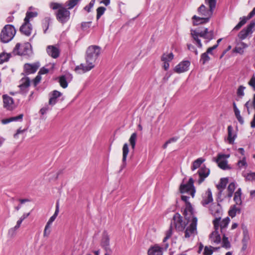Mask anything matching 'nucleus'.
Here are the masks:
<instances>
[{"instance_id": "nucleus-1", "label": "nucleus", "mask_w": 255, "mask_h": 255, "mask_svg": "<svg viewBox=\"0 0 255 255\" xmlns=\"http://www.w3.org/2000/svg\"><path fill=\"white\" fill-rule=\"evenodd\" d=\"M100 53V47L96 45L90 46L86 51V65L81 64L76 66L75 71L78 73H84L93 69L95 67V62Z\"/></svg>"}, {"instance_id": "nucleus-2", "label": "nucleus", "mask_w": 255, "mask_h": 255, "mask_svg": "<svg viewBox=\"0 0 255 255\" xmlns=\"http://www.w3.org/2000/svg\"><path fill=\"white\" fill-rule=\"evenodd\" d=\"M191 35L194 41L199 48L202 47V44L199 37H202L206 40V42H208L214 38V31L213 30L209 31L207 28H205L203 31H199L197 29H191Z\"/></svg>"}, {"instance_id": "nucleus-3", "label": "nucleus", "mask_w": 255, "mask_h": 255, "mask_svg": "<svg viewBox=\"0 0 255 255\" xmlns=\"http://www.w3.org/2000/svg\"><path fill=\"white\" fill-rule=\"evenodd\" d=\"M16 30L12 25H5L0 34V41L4 43H8L13 39Z\"/></svg>"}, {"instance_id": "nucleus-4", "label": "nucleus", "mask_w": 255, "mask_h": 255, "mask_svg": "<svg viewBox=\"0 0 255 255\" xmlns=\"http://www.w3.org/2000/svg\"><path fill=\"white\" fill-rule=\"evenodd\" d=\"M209 210L211 214L215 217V219L213 221L214 228L216 230H218L219 222L222 215V207L219 203H213L210 205Z\"/></svg>"}, {"instance_id": "nucleus-5", "label": "nucleus", "mask_w": 255, "mask_h": 255, "mask_svg": "<svg viewBox=\"0 0 255 255\" xmlns=\"http://www.w3.org/2000/svg\"><path fill=\"white\" fill-rule=\"evenodd\" d=\"M205 2L209 5V9H208L204 4H202L198 8V12L202 16L209 17L210 19L213 15V10L216 7V0H205Z\"/></svg>"}, {"instance_id": "nucleus-6", "label": "nucleus", "mask_w": 255, "mask_h": 255, "mask_svg": "<svg viewBox=\"0 0 255 255\" xmlns=\"http://www.w3.org/2000/svg\"><path fill=\"white\" fill-rule=\"evenodd\" d=\"M190 220L191 222L189 226H188L184 231L185 238H189L190 237H195L197 235V218L194 215L191 216Z\"/></svg>"}, {"instance_id": "nucleus-7", "label": "nucleus", "mask_w": 255, "mask_h": 255, "mask_svg": "<svg viewBox=\"0 0 255 255\" xmlns=\"http://www.w3.org/2000/svg\"><path fill=\"white\" fill-rule=\"evenodd\" d=\"M186 222L183 221L182 217L179 214L176 213L173 217V224L175 226V229L178 231H183L185 229L187 225L191 222V220H186Z\"/></svg>"}, {"instance_id": "nucleus-8", "label": "nucleus", "mask_w": 255, "mask_h": 255, "mask_svg": "<svg viewBox=\"0 0 255 255\" xmlns=\"http://www.w3.org/2000/svg\"><path fill=\"white\" fill-rule=\"evenodd\" d=\"M193 184L194 180L192 177L189 178L188 183L186 184L182 183L179 187L180 192L181 193L189 192L190 194L193 198L196 192Z\"/></svg>"}, {"instance_id": "nucleus-9", "label": "nucleus", "mask_w": 255, "mask_h": 255, "mask_svg": "<svg viewBox=\"0 0 255 255\" xmlns=\"http://www.w3.org/2000/svg\"><path fill=\"white\" fill-rule=\"evenodd\" d=\"M68 9H69L63 7L55 12L56 19L59 22L61 23H65L69 20L70 16V12Z\"/></svg>"}, {"instance_id": "nucleus-10", "label": "nucleus", "mask_w": 255, "mask_h": 255, "mask_svg": "<svg viewBox=\"0 0 255 255\" xmlns=\"http://www.w3.org/2000/svg\"><path fill=\"white\" fill-rule=\"evenodd\" d=\"M189 198V197L187 196L182 195L181 196L182 200L184 201L186 204L183 215L184 216V218L188 220H190V218L191 217V216L194 215V210L191 203L188 201Z\"/></svg>"}, {"instance_id": "nucleus-11", "label": "nucleus", "mask_w": 255, "mask_h": 255, "mask_svg": "<svg viewBox=\"0 0 255 255\" xmlns=\"http://www.w3.org/2000/svg\"><path fill=\"white\" fill-rule=\"evenodd\" d=\"M255 22L252 21L250 23L247 25V26L243 29L238 34L239 38L243 40L247 37V36L250 34H252L254 30H255Z\"/></svg>"}, {"instance_id": "nucleus-12", "label": "nucleus", "mask_w": 255, "mask_h": 255, "mask_svg": "<svg viewBox=\"0 0 255 255\" xmlns=\"http://www.w3.org/2000/svg\"><path fill=\"white\" fill-rule=\"evenodd\" d=\"M168 243L163 244L162 247H160L157 245L150 247L147 252L148 255H162L163 249L165 250L168 248Z\"/></svg>"}, {"instance_id": "nucleus-13", "label": "nucleus", "mask_w": 255, "mask_h": 255, "mask_svg": "<svg viewBox=\"0 0 255 255\" xmlns=\"http://www.w3.org/2000/svg\"><path fill=\"white\" fill-rule=\"evenodd\" d=\"M20 83L19 85L20 93L22 94H26L30 86V79L27 77H23L20 80Z\"/></svg>"}, {"instance_id": "nucleus-14", "label": "nucleus", "mask_w": 255, "mask_h": 255, "mask_svg": "<svg viewBox=\"0 0 255 255\" xmlns=\"http://www.w3.org/2000/svg\"><path fill=\"white\" fill-rule=\"evenodd\" d=\"M40 66L39 62L33 64L26 63L24 65V72L26 75L33 74L36 72Z\"/></svg>"}, {"instance_id": "nucleus-15", "label": "nucleus", "mask_w": 255, "mask_h": 255, "mask_svg": "<svg viewBox=\"0 0 255 255\" xmlns=\"http://www.w3.org/2000/svg\"><path fill=\"white\" fill-rule=\"evenodd\" d=\"M255 15V7H254L252 11L250 12L248 17L243 16L240 18V21L238 24L233 28V30L237 31L239 30L244 24H246L247 20Z\"/></svg>"}, {"instance_id": "nucleus-16", "label": "nucleus", "mask_w": 255, "mask_h": 255, "mask_svg": "<svg viewBox=\"0 0 255 255\" xmlns=\"http://www.w3.org/2000/svg\"><path fill=\"white\" fill-rule=\"evenodd\" d=\"M101 246L105 249L106 252H112L110 248V238L108 233L104 231L102 235V238L101 243Z\"/></svg>"}, {"instance_id": "nucleus-17", "label": "nucleus", "mask_w": 255, "mask_h": 255, "mask_svg": "<svg viewBox=\"0 0 255 255\" xmlns=\"http://www.w3.org/2000/svg\"><path fill=\"white\" fill-rule=\"evenodd\" d=\"M226 156L225 154H218L217 158L215 160L216 162L218 163L219 167L223 169H230V167L227 164V161L225 159Z\"/></svg>"}, {"instance_id": "nucleus-18", "label": "nucleus", "mask_w": 255, "mask_h": 255, "mask_svg": "<svg viewBox=\"0 0 255 255\" xmlns=\"http://www.w3.org/2000/svg\"><path fill=\"white\" fill-rule=\"evenodd\" d=\"M190 65V62L187 61H183L176 65L174 68V71L177 73H181L187 71Z\"/></svg>"}, {"instance_id": "nucleus-19", "label": "nucleus", "mask_w": 255, "mask_h": 255, "mask_svg": "<svg viewBox=\"0 0 255 255\" xmlns=\"http://www.w3.org/2000/svg\"><path fill=\"white\" fill-rule=\"evenodd\" d=\"M3 107L8 111H11L14 109V102L13 99L7 95L2 96Z\"/></svg>"}, {"instance_id": "nucleus-20", "label": "nucleus", "mask_w": 255, "mask_h": 255, "mask_svg": "<svg viewBox=\"0 0 255 255\" xmlns=\"http://www.w3.org/2000/svg\"><path fill=\"white\" fill-rule=\"evenodd\" d=\"M198 173L199 176V179L198 180V183L199 184H200L204 181L205 179L209 176L210 174V169L204 166L198 170Z\"/></svg>"}, {"instance_id": "nucleus-21", "label": "nucleus", "mask_w": 255, "mask_h": 255, "mask_svg": "<svg viewBox=\"0 0 255 255\" xmlns=\"http://www.w3.org/2000/svg\"><path fill=\"white\" fill-rule=\"evenodd\" d=\"M46 51L48 54L53 58H57L59 56L60 50L55 46H48L46 48Z\"/></svg>"}, {"instance_id": "nucleus-22", "label": "nucleus", "mask_w": 255, "mask_h": 255, "mask_svg": "<svg viewBox=\"0 0 255 255\" xmlns=\"http://www.w3.org/2000/svg\"><path fill=\"white\" fill-rule=\"evenodd\" d=\"M129 152V149L128 144L126 143L124 144L123 147V159H122V164L121 166L120 171H121L124 169L127 165V157Z\"/></svg>"}, {"instance_id": "nucleus-23", "label": "nucleus", "mask_w": 255, "mask_h": 255, "mask_svg": "<svg viewBox=\"0 0 255 255\" xmlns=\"http://www.w3.org/2000/svg\"><path fill=\"white\" fill-rule=\"evenodd\" d=\"M62 95V93L57 90H54L49 94L50 99L49 100V105L53 106L57 102V99Z\"/></svg>"}, {"instance_id": "nucleus-24", "label": "nucleus", "mask_w": 255, "mask_h": 255, "mask_svg": "<svg viewBox=\"0 0 255 255\" xmlns=\"http://www.w3.org/2000/svg\"><path fill=\"white\" fill-rule=\"evenodd\" d=\"M20 32L26 36H29L31 34L32 30V26L29 22H26L24 21V23L20 27Z\"/></svg>"}, {"instance_id": "nucleus-25", "label": "nucleus", "mask_w": 255, "mask_h": 255, "mask_svg": "<svg viewBox=\"0 0 255 255\" xmlns=\"http://www.w3.org/2000/svg\"><path fill=\"white\" fill-rule=\"evenodd\" d=\"M192 19L193 20V25H198L201 24L206 23L209 22L210 20L209 17L197 16L195 15L192 17Z\"/></svg>"}, {"instance_id": "nucleus-26", "label": "nucleus", "mask_w": 255, "mask_h": 255, "mask_svg": "<svg viewBox=\"0 0 255 255\" xmlns=\"http://www.w3.org/2000/svg\"><path fill=\"white\" fill-rule=\"evenodd\" d=\"M213 200L211 190L208 189L203 197L201 203L204 206H205L210 203L212 202Z\"/></svg>"}, {"instance_id": "nucleus-27", "label": "nucleus", "mask_w": 255, "mask_h": 255, "mask_svg": "<svg viewBox=\"0 0 255 255\" xmlns=\"http://www.w3.org/2000/svg\"><path fill=\"white\" fill-rule=\"evenodd\" d=\"M30 46L31 45L29 43H26L21 45V50H20V52H18V55H25L29 54L31 51Z\"/></svg>"}, {"instance_id": "nucleus-28", "label": "nucleus", "mask_w": 255, "mask_h": 255, "mask_svg": "<svg viewBox=\"0 0 255 255\" xmlns=\"http://www.w3.org/2000/svg\"><path fill=\"white\" fill-rule=\"evenodd\" d=\"M236 135L233 134V128L232 126L228 127V140L230 144L234 143Z\"/></svg>"}, {"instance_id": "nucleus-29", "label": "nucleus", "mask_w": 255, "mask_h": 255, "mask_svg": "<svg viewBox=\"0 0 255 255\" xmlns=\"http://www.w3.org/2000/svg\"><path fill=\"white\" fill-rule=\"evenodd\" d=\"M228 178H222L220 179V183L217 185V188L221 192L226 188V185L228 183Z\"/></svg>"}, {"instance_id": "nucleus-30", "label": "nucleus", "mask_w": 255, "mask_h": 255, "mask_svg": "<svg viewBox=\"0 0 255 255\" xmlns=\"http://www.w3.org/2000/svg\"><path fill=\"white\" fill-rule=\"evenodd\" d=\"M242 190L241 188H239L235 193L234 200L236 202V205H241L242 203L241 200Z\"/></svg>"}, {"instance_id": "nucleus-31", "label": "nucleus", "mask_w": 255, "mask_h": 255, "mask_svg": "<svg viewBox=\"0 0 255 255\" xmlns=\"http://www.w3.org/2000/svg\"><path fill=\"white\" fill-rule=\"evenodd\" d=\"M23 114H20L18 115V116L14 117H10L9 118L2 119L1 120V123L2 124H7L9 123L10 122H13V121H16L19 120H22L23 118Z\"/></svg>"}, {"instance_id": "nucleus-32", "label": "nucleus", "mask_w": 255, "mask_h": 255, "mask_svg": "<svg viewBox=\"0 0 255 255\" xmlns=\"http://www.w3.org/2000/svg\"><path fill=\"white\" fill-rule=\"evenodd\" d=\"M22 221H23L22 220V219H20L19 218V219L16 222V225L14 227L8 230V235L11 236L15 235L16 230L19 228Z\"/></svg>"}, {"instance_id": "nucleus-33", "label": "nucleus", "mask_w": 255, "mask_h": 255, "mask_svg": "<svg viewBox=\"0 0 255 255\" xmlns=\"http://www.w3.org/2000/svg\"><path fill=\"white\" fill-rule=\"evenodd\" d=\"M217 230L215 229V231L210 235V238L212 241L215 243L219 244L221 242V237Z\"/></svg>"}, {"instance_id": "nucleus-34", "label": "nucleus", "mask_w": 255, "mask_h": 255, "mask_svg": "<svg viewBox=\"0 0 255 255\" xmlns=\"http://www.w3.org/2000/svg\"><path fill=\"white\" fill-rule=\"evenodd\" d=\"M241 213V208L236 207V205L233 206L231 208L229 211V215L232 218L236 216L237 213L240 214Z\"/></svg>"}, {"instance_id": "nucleus-35", "label": "nucleus", "mask_w": 255, "mask_h": 255, "mask_svg": "<svg viewBox=\"0 0 255 255\" xmlns=\"http://www.w3.org/2000/svg\"><path fill=\"white\" fill-rule=\"evenodd\" d=\"M205 161L202 158H199L193 162V165L191 166V170L192 171L199 168L202 163Z\"/></svg>"}, {"instance_id": "nucleus-36", "label": "nucleus", "mask_w": 255, "mask_h": 255, "mask_svg": "<svg viewBox=\"0 0 255 255\" xmlns=\"http://www.w3.org/2000/svg\"><path fill=\"white\" fill-rule=\"evenodd\" d=\"M172 224H173V223L172 222L171 223V225L170 226L169 229L165 233L166 236L163 240V244L167 243H166L167 240L168 239H169L171 237V236L172 235Z\"/></svg>"}, {"instance_id": "nucleus-37", "label": "nucleus", "mask_w": 255, "mask_h": 255, "mask_svg": "<svg viewBox=\"0 0 255 255\" xmlns=\"http://www.w3.org/2000/svg\"><path fill=\"white\" fill-rule=\"evenodd\" d=\"M136 138L137 134L136 132L132 133L129 138V141L132 149L135 148Z\"/></svg>"}, {"instance_id": "nucleus-38", "label": "nucleus", "mask_w": 255, "mask_h": 255, "mask_svg": "<svg viewBox=\"0 0 255 255\" xmlns=\"http://www.w3.org/2000/svg\"><path fill=\"white\" fill-rule=\"evenodd\" d=\"M173 57H174V55L172 53H170L167 54L164 53L162 55L161 59L162 61H166L169 62V61H171L173 59Z\"/></svg>"}, {"instance_id": "nucleus-39", "label": "nucleus", "mask_w": 255, "mask_h": 255, "mask_svg": "<svg viewBox=\"0 0 255 255\" xmlns=\"http://www.w3.org/2000/svg\"><path fill=\"white\" fill-rule=\"evenodd\" d=\"M80 0H68L66 3V6H68V9H71L76 6Z\"/></svg>"}, {"instance_id": "nucleus-40", "label": "nucleus", "mask_w": 255, "mask_h": 255, "mask_svg": "<svg viewBox=\"0 0 255 255\" xmlns=\"http://www.w3.org/2000/svg\"><path fill=\"white\" fill-rule=\"evenodd\" d=\"M235 184L234 182H232L231 183L228 187V197L229 198H231L232 196H233V193L234 192V191H235Z\"/></svg>"}, {"instance_id": "nucleus-41", "label": "nucleus", "mask_w": 255, "mask_h": 255, "mask_svg": "<svg viewBox=\"0 0 255 255\" xmlns=\"http://www.w3.org/2000/svg\"><path fill=\"white\" fill-rule=\"evenodd\" d=\"M230 221V218L229 217H227L226 218L224 219L221 221L220 225L219 224V226H220L221 230L222 232H223V231L224 229L227 228L229 223Z\"/></svg>"}, {"instance_id": "nucleus-42", "label": "nucleus", "mask_w": 255, "mask_h": 255, "mask_svg": "<svg viewBox=\"0 0 255 255\" xmlns=\"http://www.w3.org/2000/svg\"><path fill=\"white\" fill-rule=\"evenodd\" d=\"M238 166L239 167V168H240V169H241L243 167H244L245 168H246L248 166V164H247V162L246 161V157L244 156L242 159L240 160L238 162Z\"/></svg>"}, {"instance_id": "nucleus-43", "label": "nucleus", "mask_w": 255, "mask_h": 255, "mask_svg": "<svg viewBox=\"0 0 255 255\" xmlns=\"http://www.w3.org/2000/svg\"><path fill=\"white\" fill-rule=\"evenodd\" d=\"M37 15V13L36 12H27L26 13V16L24 19V21L26 22H29V19L30 18L36 17Z\"/></svg>"}, {"instance_id": "nucleus-44", "label": "nucleus", "mask_w": 255, "mask_h": 255, "mask_svg": "<svg viewBox=\"0 0 255 255\" xmlns=\"http://www.w3.org/2000/svg\"><path fill=\"white\" fill-rule=\"evenodd\" d=\"M59 83L63 88H66L68 86V83L65 76H62L59 77Z\"/></svg>"}, {"instance_id": "nucleus-45", "label": "nucleus", "mask_w": 255, "mask_h": 255, "mask_svg": "<svg viewBox=\"0 0 255 255\" xmlns=\"http://www.w3.org/2000/svg\"><path fill=\"white\" fill-rule=\"evenodd\" d=\"M210 59V57L208 55V53L205 52L202 54L201 56L200 62H202V64H205L206 62H208Z\"/></svg>"}, {"instance_id": "nucleus-46", "label": "nucleus", "mask_w": 255, "mask_h": 255, "mask_svg": "<svg viewBox=\"0 0 255 255\" xmlns=\"http://www.w3.org/2000/svg\"><path fill=\"white\" fill-rule=\"evenodd\" d=\"M10 58V54L2 53L0 54V64L6 62Z\"/></svg>"}, {"instance_id": "nucleus-47", "label": "nucleus", "mask_w": 255, "mask_h": 255, "mask_svg": "<svg viewBox=\"0 0 255 255\" xmlns=\"http://www.w3.org/2000/svg\"><path fill=\"white\" fill-rule=\"evenodd\" d=\"M246 87L243 85L240 86L237 91V95L238 97L240 98H243L245 95L244 90H245Z\"/></svg>"}, {"instance_id": "nucleus-48", "label": "nucleus", "mask_w": 255, "mask_h": 255, "mask_svg": "<svg viewBox=\"0 0 255 255\" xmlns=\"http://www.w3.org/2000/svg\"><path fill=\"white\" fill-rule=\"evenodd\" d=\"M223 245L222 247L223 248H226V249H229L231 247V245L230 242L228 241V238L226 237L225 235H223Z\"/></svg>"}, {"instance_id": "nucleus-49", "label": "nucleus", "mask_w": 255, "mask_h": 255, "mask_svg": "<svg viewBox=\"0 0 255 255\" xmlns=\"http://www.w3.org/2000/svg\"><path fill=\"white\" fill-rule=\"evenodd\" d=\"M106 8L103 6H100L97 9V19H99L104 13Z\"/></svg>"}, {"instance_id": "nucleus-50", "label": "nucleus", "mask_w": 255, "mask_h": 255, "mask_svg": "<svg viewBox=\"0 0 255 255\" xmlns=\"http://www.w3.org/2000/svg\"><path fill=\"white\" fill-rule=\"evenodd\" d=\"M51 19L49 17H46L44 18L43 21V27H45V29L44 30V32L45 33L47 29H48L49 23L50 22Z\"/></svg>"}, {"instance_id": "nucleus-51", "label": "nucleus", "mask_w": 255, "mask_h": 255, "mask_svg": "<svg viewBox=\"0 0 255 255\" xmlns=\"http://www.w3.org/2000/svg\"><path fill=\"white\" fill-rule=\"evenodd\" d=\"M50 7L54 10L57 9L58 10V9L62 8L64 6L61 3L57 2H52L50 3Z\"/></svg>"}, {"instance_id": "nucleus-52", "label": "nucleus", "mask_w": 255, "mask_h": 255, "mask_svg": "<svg viewBox=\"0 0 255 255\" xmlns=\"http://www.w3.org/2000/svg\"><path fill=\"white\" fill-rule=\"evenodd\" d=\"M95 3V0H92L88 5L84 7V9L88 12H90L91 11V9L93 7Z\"/></svg>"}, {"instance_id": "nucleus-53", "label": "nucleus", "mask_w": 255, "mask_h": 255, "mask_svg": "<svg viewBox=\"0 0 255 255\" xmlns=\"http://www.w3.org/2000/svg\"><path fill=\"white\" fill-rule=\"evenodd\" d=\"M212 248L213 247L211 246H210L209 247L206 246L204 249V255H211L213 253Z\"/></svg>"}, {"instance_id": "nucleus-54", "label": "nucleus", "mask_w": 255, "mask_h": 255, "mask_svg": "<svg viewBox=\"0 0 255 255\" xmlns=\"http://www.w3.org/2000/svg\"><path fill=\"white\" fill-rule=\"evenodd\" d=\"M248 84L253 88L255 91V75H253L248 82Z\"/></svg>"}, {"instance_id": "nucleus-55", "label": "nucleus", "mask_w": 255, "mask_h": 255, "mask_svg": "<svg viewBox=\"0 0 255 255\" xmlns=\"http://www.w3.org/2000/svg\"><path fill=\"white\" fill-rule=\"evenodd\" d=\"M91 22H83L81 23V28L82 29L85 31L87 30L88 28L90 27Z\"/></svg>"}, {"instance_id": "nucleus-56", "label": "nucleus", "mask_w": 255, "mask_h": 255, "mask_svg": "<svg viewBox=\"0 0 255 255\" xmlns=\"http://www.w3.org/2000/svg\"><path fill=\"white\" fill-rule=\"evenodd\" d=\"M41 79V75L38 74V75L36 76V77L34 79L33 81V85L35 87H36L40 82Z\"/></svg>"}, {"instance_id": "nucleus-57", "label": "nucleus", "mask_w": 255, "mask_h": 255, "mask_svg": "<svg viewBox=\"0 0 255 255\" xmlns=\"http://www.w3.org/2000/svg\"><path fill=\"white\" fill-rule=\"evenodd\" d=\"M50 224H48V223H47V224L45 227L44 233H43V236L44 237H47L49 235L50 232V230H49V229L50 228Z\"/></svg>"}, {"instance_id": "nucleus-58", "label": "nucleus", "mask_w": 255, "mask_h": 255, "mask_svg": "<svg viewBox=\"0 0 255 255\" xmlns=\"http://www.w3.org/2000/svg\"><path fill=\"white\" fill-rule=\"evenodd\" d=\"M234 51L236 53H238L241 54H243L244 52V49L242 48V47L239 45V43L238 44V46L235 48Z\"/></svg>"}, {"instance_id": "nucleus-59", "label": "nucleus", "mask_w": 255, "mask_h": 255, "mask_svg": "<svg viewBox=\"0 0 255 255\" xmlns=\"http://www.w3.org/2000/svg\"><path fill=\"white\" fill-rule=\"evenodd\" d=\"M51 110V109L49 107L48 105H46L45 107L41 108L39 111V113L42 115H43L45 114L46 113L47 111Z\"/></svg>"}, {"instance_id": "nucleus-60", "label": "nucleus", "mask_w": 255, "mask_h": 255, "mask_svg": "<svg viewBox=\"0 0 255 255\" xmlns=\"http://www.w3.org/2000/svg\"><path fill=\"white\" fill-rule=\"evenodd\" d=\"M21 50V45L20 43H18L16 44L14 49L13 52L18 55V52H20Z\"/></svg>"}, {"instance_id": "nucleus-61", "label": "nucleus", "mask_w": 255, "mask_h": 255, "mask_svg": "<svg viewBox=\"0 0 255 255\" xmlns=\"http://www.w3.org/2000/svg\"><path fill=\"white\" fill-rule=\"evenodd\" d=\"M248 180H255V172L248 173L246 178Z\"/></svg>"}, {"instance_id": "nucleus-62", "label": "nucleus", "mask_w": 255, "mask_h": 255, "mask_svg": "<svg viewBox=\"0 0 255 255\" xmlns=\"http://www.w3.org/2000/svg\"><path fill=\"white\" fill-rule=\"evenodd\" d=\"M49 72V70L47 68H45L44 67H42V68H41L38 72V74H39V75H41V74H47Z\"/></svg>"}, {"instance_id": "nucleus-63", "label": "nucleus", "mask_w": 255, "mask_h": 255, "mask_svg": "<svg viewBox=\"0 0 255 255\" xmlns=\"http://www.w3.org/2000/svg\"><path fill=\"white\" fill-rule=\"evenodd\" d=\"M217 47H218V44H216L212 47H209L207 49V51L206 52H207L208 54H209V53L212 54V51L213 50L215 49L216 48H217Z\"/></svg>"}, {"instance_id": "nucleus-64", "label": "nucleus", "mask_w": 255, "mask_h": 255, "mask_svg": "<svg viewBox=\"0 0 255 255\" xmlns=\"http://www.w3.org/2000/svg\"><path fill=\"white\" fill-rule=\"evenodd\" d=\"M59 212V202H57L56 205V209H55V213L53 215H55V216L57 217Z\"/></svg>"}]
</instances>
